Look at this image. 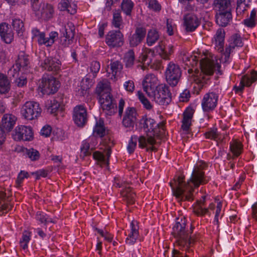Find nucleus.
<instances>
[{
  "label": "nucleus",
  "mask_w": 257,
  "mask_h": 257,
  "mask_svg": "<svg viewBox=\"0 0 257 257\" xmlns=\"http://www.w3.org/2000/svg\"><path fill=\"white\" fill-rule=\"evenodd\" d=\"M73 120L78 126H83L87 122V111L83 105H77L73 110Z\"/></svg>",
  "instance_id": "obj_19"
},
{
  "label": "nucleus",
  "mask_w": 257,
  "mask_h": 257,
  "mask_svg": "<svg viewBox=\"0 0 257 257\" xmlns=\"http://www.w3.org/2000/svg\"><path fill=\"white\" fill-rule=\"evenodd\" d=\"M138 140V137L137 136L134 135L131 137L127 147V151L130 154H132L134 152L137 147Z\"/></svg>",
  "instance_id": "obj_54"
},
{
  "label": "nucleus",
  "mask_w": 257,
  "mask_h": 257,
  "mask_svg": "<svg viewBox=\"0 0 257 257\" xmlns=\"http://www.w3.org/2000/svg\"><path fill=\"white\" fill-rule=\"evenodd\" d=\"M154 55L155 52L154 50L149 48H145L140 57V60L144 65H149L152 63Z\"/></svg>",
  "instance_id": "obj_37"
},
{
  "label": "nucleus",
  "mask_w": 257,
  "mask_h": 257,
  "mask_svg": "<svg viewBox=\"0 0 257 257\" xmlns=\"http://www.w3.org/2000/svg\"><path fill=\"white\" fill-rule=\"evenodd\" d=\"M10 88V82L5 75L0 73V93L7 92Z\"/></svg>",
  "instance_id": "obj_45"
},
{
  "label": "nucleus",
  "mask_w": 257,
  "mask_h": 257,
  "mask_svg": "<svg viewBox=\"0 0 257 257\" xmlns=\"http://www.w3.org/2000/svg\"><path fill=\"white\" fill-rule=\"evenodd\" d=\"M256 13L257 11L255 9H253L251 11L249 17L243 21L245 26L251 28L255 27L256 22Z\"/></svg>",
  "instance_id": "obj_44"
},
{
  "label": "nucleus",
  "mask_w": 257,
  "mask_h": 257,
  "mask_svg": "<svg viewBox=\"0 0 257 257\" xmlns=\"http://www.w3.org/2000/svg\"><path fill=\"white\" fill-rule=\"evenodd\" d=\"M80 151V156L83 157L89 156L91 154L90 145L88 141L85 140L82 142Z\"/></svg>",
  "instance_id": "obj_53"
},
{
  "label": "nucleus",
  "mask_w": 257,
  "mask_h": 257,
  "mask_svg": "<svg viewBox=\"0 0 257 257\" xmlns=\"http://www.w3.org/2000/svg\"><path fill=\"white\" fill-rule=\"evenodd\" d=\"M213 6L216 13L231 11V0H214Z\"/></svg>",
  "instance_id": "obj_34"
},
{
  "label": "nucleus",
  "mask_w": 257,
  "mask_h": 257,
  "mask_svg": "<svg viewBox=\"0 0 257 257\" xmlns=\"http://www.w3.org/2000/svg\"><path fill=\"white\" fill-rule=\"evenodd\" d=\"M39 104L35 101H27L21 110L22 115L26 119L33 120L39 117L41 113Z\"/></svg>",
  "instance_id": "obj_8"
},
{
  "label": "nucleus",
  "mask_w": 257,
  "mask_h": 257,
  "mask_svg": "<svg viewBox=\"0 0 257 257\" xmlns=\"http://www.w3.org/2000/svg\"><path fill=\"white\" fill-rule=\"evenodd\" d=\"M156 53L163 59L169 60L170 56L174 53V47L172 44L165 45L163 42L155 47Z\"/></svg>",
  "instance_id": "obj_25"
},
{
  "label": "nucleus",
  "mask_w": 257,
  "mask_h": 257,
  "mask_svg": "<svg viewBox=\"0 0 257 257\" xmlns=\"http://www.w3.org/2000/svg\"><path fill=\"white\" fill-rule=\"evenodd\" d=\"M109 66L111 73L114 76L118 75L123 68V65L118 60H111Z\"/></svg>",
  "instance_id": "obj_43"
},
{
  "label": "nucleus",
  "mask_w": 257,
  "mask_h": 257,
  "mask_svg": "<svg viewBox=\"0 0 257 257\" xmlns=\"http://www.w3.org/2000/svg\"><path fill=\"white\" fill-rule=\"evenodd\" d=\"M27 155L32 161L38 160L40 158V154L39 152L33 148L27 149L26 152Z\"/></svg>",
  "instance_id": "obj_56"
},
{
  "label": "nucleus",
  "mask_w": 257,
  "mask_h": 257,
  "mask_svg": "<svg viewBox=\"0 0 257 257\" xmlns=\"http://www.w3.org/2000/svg\"><path fill=\"white\" fill-rule=\"evenodd\" d=\"M123 87L126 91L132 93L135 88L134 82L132 80H129L124 82Z\"/></svg>",
  "instance_id": "obj_63"
},
{
  "label": "nucleus",
  "mask_w": 257,
  "mask_h": 257,
  "mask_svg": "<svg viewBox=\"0 0 257 257\" xmlns=\"http://www.w3.org/2000/svg\"><path fill=\"white\" fill-rule=\"evenodd\" d=\"M48 111L51 114H55L59 108L60 104L55 99L48 100L46 104Z\"/></svg>",
  "instance_id": "obj_46"
},
{
  "label": "nucleus",
  "mask_w": 257,
  "mask_h": 257,
  "mask_svg": "<svg viewBox=\"0 0 257 257\" xmlns=\"http://www.w3.org/2000/svg\"><path fill=\"white\" fill-rule=\"evenodd\" d=\"M111 90L110 83L106 79L99 82L96 87L95 91L99 96L103 93H110Z\"/></svg>",
  "instance_id": "obj_38"
},
{
  "label": "nucleus",
  "mask_w": 257,
  "mask_h": 257,
  "mask_svg": "<svg viewBox=\"0 0 257 257\" xmlns=\"http://www.w3.org/2000/svg\"><path fill=\"white\" fill-rule=\"evenodd\" d=\"M186 222L184 217L177 218L173 227V233L177 238L176 243L179 248L190 253L192 251L190 247L194 243V240L189 236V232L186 229Z\"/></svg>",
  "instance_id": "obj_3"
},
{
  "label": "nucleus",
  "mask_w": 257,
  "mask_h": 257,
  "mask_svg": "<svg viewBox=\"0 0 257 257\" xmlns=\"http://www.w3.org/2000/svg\"><path fill=\"white\" fill-rule=\"evenodd\" d=\"M124 61L126 67H132L135 61V53L133 50H129L125 53L124 57Z\"/></svg>",
  "instance_id": "obj_51"
},
{
  "label": "nucleus",
  "mask_w": 257,
  "mask_h": 257,
  "mask_svg": "<svg viewBox=\"0 0 257 257\" xmlns=\"http://www.w3.org/2000/svg\"><path fill=\"white\" fill-rule=\"evenodd\" d=\"M242 150V145L240 142L234 140L230 143V150L234 157H238L241 154Z\"/></svg>",
  "instance_id": "obj_41"
},
{
  "label": "nucleus",
  "mask_w": 257,
  "mask_h": 257,
  "mask_svg": "<svg viewBox=\"0 0 257 257\" xmlns=\"http://www.w3.org/2000/svg\"><path fill=\"white\" fill-rule=\"evenodd\" d=\"M182 71L180 66L173 62H169L165 72L168 83L171 86H176L180 79Z\"/></svg>",
  "instance_id": "obj_5"
},
{
  "label": "nucleus",
  "mask_w": 257,
  "mask_h": 257,
  "mask_svg": "<svg viewBox=\"0 0 257 257\" xmlns=\"http://www.w3.org/2000/svg\"><path fill=\"white\" fill-rule=\"evenodd\" d=\"M159 37V34L156 30L151 29L149 30L146 39L147 45L149 46L153 45L158 41Z\"/></svg>",
  "instance_id": "obj_40"
},
{
  "label": "nucleus",
  "mask_w": 257,
  "mask_h": 257,
  "mask_svg": "<svg viewBox=\"0 0 257 257\" xmlns=\"http://www.w3.org/2000/svg\"><path fill=\"white\" fill-rule=\"evenodd\" d=\"M105 133L106 131L104 125V121L102 119H99L96 121L93 129V134L94 135L101 138L104 136Z\"/></svg>",
  "instance_id": "obj_42"
},
{
  "label": "nucleus",
  "mask_w": 257,
  "mask_h": 257,
  "mask_svg": "<svg viewBox=\"0 0 257 257\" xmlns=\"http://www.w3.org/2000/svg\"><path fill=\"white\" fill-rule=\"evenodd\" d=\"M123 42V35L119 30L110 31L105 36V43L110 48L119 47Z\"/></svg>",
  "instance_id": "obj_15"
},
{
  "label": "nucleus",
  "mask_w": 257,
  "mask_h": 257,
  "mask_svg": "<svg viewBox=\"0 0 257 257\" xmlns=\"http://www.w3.org/2000/svg\"><path fill=\"white\" fill-rule=\"evenodd\" d=\"M89 79L84 78L80 82L79 85L75 88L76 92L78 95L83 96L89 88Z\"/></svg>",
  "instance_id": "obj_39"
},
{
  "label": "nucleus",
  "mask_w": 257,
  "mask_h": 257,
  "mask_svg": "<svg viewBox=\"0 0 257 257\" xmlns=\"http://www.w3.org/2000/svg\"><path fill=\"white\" fill-rule=\"evenodd\" d=\"M112 24L116 28H120L122 25V19L121 16V12L119 10H115L113 12Z\"/></svg>",
  "instance_id": "obj_49"
},
{
  "label": "nucleus",
  "mask_w": 257,
  "mask_h": 257,
  "mask_svg": "<svg viewBox=\"0 0 257 257\" xmlns=\"http://www.w3.org/2000/svg\"><path fill=\"white\" fill-rule=\"evenodd\" d=\"M183 61L187 63V65L193 66L199 61V66L201 71L196 74L194 77V81L196 83L200 84L203 86L210 78V76L213 74L214 71L220 66L215 63V58L210 53L201 55L200 58L197 56H184Z\"/></svg>",
  "instance_id": "obj_2"
},
{
  "label": "nucleus",
  "mask_w": 257,
  "mask_h": 257,
  "mask_svg": "<svg viewBox=\"0 0 257 257\" xmlns=\"http://www.w3.org/2000/svg\"><path fill=\"white\" fill-rule=\"evenodd\" d=\"M32 7L36 15L44 20L47 21L53 17L54 11L50 4H41L39 0H34L32 3Z\"/></svg>",
  "instance_id": "obj_7"
},
{
  "label": "nucleus",
  "mask_w": 257,
  "mask_h": 257,
  "mask_svg": "<svg viewBox=\"0 0 257 257\" xmlns=\"http://www.w3.org/2000/svg\"><path fill=\"white\" fill-rule=\"evenodd\" d=\"M36 219L41 223H47L48 222H54L53 221L48 217L45 213L42 211H38L36 214Z\"/></svg>",
  "instance_id": "obj_55"
},
{
  "label": "nucleus",
  "mask_w": 257,
  "mask_h": 257,
  "mask_svg": "<svg viewBox=\"0 0 257 257\" xmlns=\"http://www.w3.org/2000/svg\"><path fill=\"white\" fill-rule=\"evenodd\" d=\"M159 84L157 77L152 73L146 75L142 82L143 90L148 96L153 94Z\"/></svg>",
  "instance_id": "obj_17"
},
{
  "label": "nucleus",
  "mask_w": 257,
  "mask_h": 257,
  "mask_svg": "<svg viewBox=\"0 0 257 257\" xmlns=\"http://www.w3.org/2000/svg\"><path fill=\"white\" fill-rule=\"evenodd\" d=\"M219 97L217 91H209L204 94L201 101V105L204 111L209 112L216 107Z\"/></svg>",
  "instance_id": "obj_11"
},
{
  "label": "nucleus",
  "mask_w": 257,
  "mask_h": 257,
  "mask_svg": "<svg viewBox=\"0 0 257 257\" xmlns=\"http://www.w3.org/2000/svg\"><path fill=\"white\" fill-rule=\"evenodd\" d=\"M0 36L2 39L7 44L11 43L14 39V34L9 25L6 23L0 24Z\"/></svg>",
  "instance_id": "obj_31"
},
{
  "label": "nucleus",
  "mask_w": 257,
  "mask_h": 257,
  "mask_svg": "<svg viewBox=\"0 0 257 257\" xmlns=\"http://www.w3.org/2000/svg\"><path fill=\"white\" fill-rule=\"evenodd\" d=\"M99 103L103 110H110L116 107V103L110 93L99 95Z\"/></svg>",
  "instance_id": "obj_29"
},
{
  "label": "nucleus",
  "mask_w": 257,
  "mask_h": 257,
  "mask_svg": "<svg viewBox=\"0 0 257 257\" xmlns=\"http://www.w3.org/2000/svg\"><path fill=\"white\" fill-rule=\"evenodd\" d=\"M206 196H203L192 206L193 213L198 216H203L209 212L208 209H213L214 205L210 204L208 208L205 207Z\"/></svg>",
  "instance_id": "obj_22"
},
{
  "label": "nucleus",
  "mask_w": 257,
  "mask_h": 257,
  "mask_svg": "<svg viewBox=\"0 0 257 257\" xmlns=\"http://www.w3.org/2000/svg\"><path fill=\"white\" fill-rule=\"evenodd\" d=\"M243 46V42L240 35L234 34L232 35L229 40L228 44L226 45L224 52L221 57V61L224 63L227 62L230 57V55L238 47Z\"/></svg>",
  "instance_id": "obj_9"
},
{
  "label": "nucleus",
  "mask_w": 257,
  "mask_h": 257,
  "mask_svg": "<svg viewBox=\"0 0 257 257\" xmlns=\"http://www.w3.org/2000/svg\"><path fill=\"white\" fill-rule=\"evenodd\" d=\"M75 26L72 23H67L64 26L63 36L70 38H74L75 33Z\"/></svg>",
  "instance_id": "obj_47"
},
{
  "label": "nucleus",
  "mask_w": 257,
  "mask_h": 257,
  "mask_svg": "<svg viewBox=\"0 0 257 257\" xmlns=\"http://www.w3.org/2000/svg\"><path fill=\"white\" fill-rule=\"evenodd\" d=\"M13 139L17 141H30L33 138V133L31 127L19 125L16 127L13 134Z\"/></svg>",
  "instance_id": "obj_14"
},
{
  "label": "nucleus",
  "mask_w": 257,
  "mask_h": 257,
  "mask_svg": "<svg viewBox=\"0 0 257 257\" xmlns=\"http://www.w3.org/2000/svg\"><path fill=\"white\" fill-rule=\"evenodd\" d=\"M139 226L137 221L133 220L130 224V229L125 242L129 245H134L138 240L141 241L139 231Z\"/></svg>",
  "instance_id": "obj_18"
},
{
  "label": "nucleus",
  "mask_w": 257,
  "mask_h": 257,
  "mask_svg": "<svg viewBox=\"0 0 257 257\" xmlns=\"http://www.w3.org/2000/svg\"><path fill=\"white\" fill-rule=\"evenodd\" d=\"M111 153V150L108 149L106 152L107 158L104 155L99 152H95L93 154V158L98 161V164L101 166H107L108 165L109 158Z\"/></svg>",
  "instance_id": "obj_36"
},
{
  "label": "nucleus",
  "mask_w": 257,
  "mask_h": 257,
  "mask_svg": "<svg viewBox=\"0 0 257 257\" xmlns=\"http://www.w3.org/2000/svg\"><path fill=\"white\" fill-rule=\"evenodd\" d=\"M194 111L191 107L187 108L183 112L181 128L183 131H189L192 124V120Z\"/></svg>",
  "instance_id": "obj_30"
},
{
  "label": "nucleus",
  "mask_w": 257,
  "mask_h": 257,
  "mask_svg": "<svg viewBox=\"0 0 257 257\" xmlns=\"http://www.w3.org/2000/svg\"><path fill=\"white\" fill-rule=\"evenodd\" d=\"M138 96L140 101L143 103L144 107L147 109H151L152 106L150 102L145 97L143 93L141 91H138Z\"/></svg>",
  "instance_id": "obj_57"
},
{
  "label": "nucleus",
  "mask_w": 257,
  "mask_h": 257,
  "mask_svg": "<svg viewBox=\"0 0 257 257\" xmlns=\"http://www.w3.org/2000/svg\"><path fill=\"white\" fill-rule=\"evenodd\" d=\"M204 135L207 139L214 140H217L218 139H219L217 130L215 128L211 129L209 131L206 132Z\"/></svg>",
  "instance_id": "obj_60"
},
{
  "label": "nucleus",
  "mask_w": 257,
  "mask_h": 257,
  "mask_svg": "<svg viewBox=\"0 0 257 257\" xmlns=\"http://www.w3.org/2000/svg\"><path fill=\"white\" fill-rule=\"evenodd\" d=\"M225 31L223 29H218L212 39V43L215 46V48L220 53H223V47L224 44Z\"/></svg>",
  "instance_id": "obj_28"
},
{
  "label": "nucleus",
  "mask_w": 257,
  "mask_h": 257,
  "mask_svg": "<svg viewBox=\"0 0 257 257\" xmlns=\"http://www.w3.org/2000/svg\"><path fill=\"white\" fill-rule=\"evenodd\" d=\"M206 167L205 163L199 162L194 167L191 176L187 182L184 181L183 175L177 177L170 182L173 194L178 201H192L194 189L209 181V178L205 176L203 171Z\"/></svg>",
  "instance_id": "obj_1"
},
{
  "label": "nucleus",
  "mask_w": 257,
  "mask_h": 257,
  "mask_svg": "<svg viewBox=\"0 0 257 257\" xmlns=\"http://www.w3.org/2000/svg\"><path fill=\"white\" fill-rule=\"evenodd\" d=\"M12 25L18 34L21 36L25 30L23 21L19 19H15L13 20Z\"/></svg>",
  "instance_id": "obj_50"
},
{
  "label": "nucleus",
  "mask_w": 257,
  "mask_h": 257,
  "mask_svg": "<svg viewBox=\"0 0 257 257\" xmlns=\"http://www.w3.org/2000/svg\"><path fill=\"white\" fill-rule=\"evenodd\" d=\"M33 37L37 38V41L40 45H44L47 47L52 46L55 42V39L58 36L56 32H51L49 37H46L45 34L41 32L38 29L34 28L32 30Z\"/></svg>",
  "instance_id": "obj_12"
},
{
  "label": "nucleus",
  "mask_w": 257,
  "mask_h": 257,
  "mask_svg": "<svg viewBox=\"0 0 257 257\" xmlns=\"http://www.w3.org/2000/svg\"><path fill=\"white\" fill-rule=\"evenodd\" d=\"M146 3L149 9L154 11L159 12L161 9V6L157 0H147Z\"/></svg>",
  "instance_id": "obj_58"
},
{
  "label": "nucleus",
  "mask_w": 257,
  "mask_h": 257,
  "mask_svg": "<svg viewBox=\"0 0 257 257\" xmlns=\"http://www.w3.org/2000/svg\"><path fill=\"white\" fill-rule=\"evenodd\" d=\"M257 79V72L252 70L251 73H247L241 77L239 86H234L235 92H242L244 86L249 87Z\"/></svg>",
  "instance_id": "obj_21"
},
{
  "label": "nucleus",
  "mask_w": 257,
  "mask_h": 257,
  "mask_svg": "<svg viewBox=\"0 0 257 257\" xmlns=\"http://www.w3.org/2000/svg\"><path fill=\"white\" fill-rule=\"evenodd\" d=\"M137 119V112L134 107H127L125 111L122 124L125 127H133Z\"/></svg>",
  "instance_id": "obj_27"
},
{
  "label": "nucleus",
  "mask_w": 257,
  "mask_h": 257,
  "mask_svg": "<svg viewBox=\"0 0 257 257\" xmlns=\"http://www.w3.org/2000/svg\"><path fill=\"white\" fill-rule=\"evenodd\" d=\"M155 137L152 134H147L146 136H141L138 137L139 147L145 149L147 151H155L156 148L154 145L156 143Z\"/></svg>",
  "instance_id": "obj_20"
},
{
  "label": "nucleus",
  "mask_w": 257,
  "mask_h": 257,
  "mask_svg": "<svg viewBox=\"0 0 257 257\" xmlns=\"http://www.w3.org/2000/svg\"><path fill=\"white\" fill-rule=\"evenodd\" d=\"M59 8L61 11H67L69 13L73 15L76 13L77 5L75 0H62L59 4Z\"/></svg>",
  "instance_id": "obj_33"
},
{
  "label": "nucleus",
  "mask_w": 257,
  "mask_h": 257,
  "mask_svg": "<svg viewBox=\"0 0 257 257\" xmlns=\"http://www.w3.org/2000/svg\"><path fill=\"white\" fill-rule=\"evenodd\" d=\"M247 5L245 4V0H237V13H241L245 11Z\"/></svg>",
  "instance_id": "obj_64"
},
{
  "label": "nucleus",
  "mask_w": 257,
  "mask_h": 257,
  "mask_svg": "<svg viewBox=\"0 0 257 257\" xmlns=\"http://www.w3.org/2000/svg\"><path fill=\"white\" fill-rule=\"evenodd\" d=\"M100 68V64L99 62L93 61L91 62L90 66L91 72L93 73V77L96 76V74L98 72Z\"/></svg>",
  "instance_id": "obj_61"
},
{
  "label": "nucleus",
  "mask_w": 257,
  "mask_h": 257,
  "mask_svg": "<svg viewBox=\"0 0 257 257\" xmlns=\"http://www.w3.org/2000/svg\"><path fill=\"white\" fill-rule=\"evenodd\" d=\"M31 237V232L28 231L23 232L22 238L20 240V246L25 250L28 248V244L29 242Z\"/></svg>",
  "instance_id": "obj_48"
},
{
  "label": "nucleus",
  "mask_w": 257,
  "mask_h": 257,
  "mask_svg": "<svg viewBox=\"0 0 257 257\" xmlns=\"http://www.w3.org/2000/svg\"><path fill=\"white\" fill-rule=\"evenodd\" d=\"M97 232L100 234L102 237L104 238V239L108 242H111L113 239V236L108 233L107 231H103L101 229H96Z\"/></svg>",
  "instance_id": "obj_62"
},
{
  "label": "nucleus",
  "mask_w": 257,
  "mask_h": 257,
  "mask_svg": "<svg viewBox=\"0 0 257 257\" xmlns=\"http://www.w3.org/2000/svg\"><path fill=\"white\" fill-rule=\"evenodd\" d=\"M29 177L28 172L25 171H21L18 174L16 183L17 186H20L22 184L25 178H28Z\"/></svg>",
  "instance_id": "obj_59"
},
{
  "label": "nucleus",
  "mask_w": 257,
  "mask_h": 257,
  "mask_svg": "<svg viewBox=\"0 0 257 257\" xmlns=\"http://www.w3.org/2000/svg\"><path fill=\"white\" fill-rule=\"evenodd\" d=\"M40 65L44 70L57 73L61 70V62L56 57H48L40 61Z\"/></svg>",
  "instance_id": "obj_16"
},
{
  "label": "nucleus",
  "mask_w": 257,
  "mask_h": 257,
  "mask_svg": "<svg viewBox=\"0 0 257 257\" xmlns=\"http://www.w3.org/2000/svg\"><path fill=\"white\" fill-rule=\"evenodd\" d=\"M148 96L160 105H168L172 99L169 87L164 83L158 85L153 94H149Z\"/></svg>",
  "instance_id": "obj_4"
},
{
  "label": "nucleus",
  "mask_w": 257,
  "mask_h": 257,
  "mask_svg": "<svg viewBox=\"0 0 257 257\" xmlns=\"http://www.w3.org/2000/svg\"><path fill=\"white\" fill-rule=\"evenodd\" d=\"M16 121L17 117L12 114H5L3 116L0 125V150L5 141V132H10L13 128Z\"/></svg>",
  "instance_id": "obj_10"
},
{
  "label": "nucleus",
  "mask_w": 257,
  "mask_h": 257,
  "mask_svg": "<svg viewBox=\"0 0 257 257\" xmlns=\"http://www.w3.org/2000/svg\"><path fill=\"white\" fill-rule=\"evenodd\" d=\"M134 7V3L131 0H123L121 3V9L126 15H130Z\"/></svg>",
  "instance_id": "obj_52"
},
{
  "label": "nucleus",
  "mask_w": 257,
  "mask_h": 257,
  "mask_svg": "<svg viewBox=\"0 0 257 257\" xmlns=\"http://www.w3.org/2000/svg\"><path fill=\"white\" fill-rule=\"evenodd\" d=\"M141 123L145 132L150 133L154 136H158L164 126L163 123H157L154 119L150 117L143 118Z\"/></svg>",
  "instance_id": "obj_13"
},
{
  "label": "nucleus",
  "mask_w": 257,
  "mask_h": 257,
  "mask_svg": "<svg viewBox=\"0 0 257 257\" xmlns=\"http://www.w3.org/2000/svg\"><path fill=\"white\" fill-rule=\"evenodd\" d=\"M115 184L116 187L124 188L121 192V194L126 203L129 204H134L135 202L136 195L135 193L133 191L132 188L130 187H127L125 182L120 183L116 181Z\"/></svg>",
  "instance_id": "obj_26"
},
{
  "label": "nucleus",
  "mask_w": 257,
  "mask_h": 257,
  "mask_svg": "<svg viewBox=\"0 0 257 257\" xmlns=\"http://www.w3.org/2000/svg\"><path fill=\"white\" fill-rule=\"evenodd\" d=\"M146 29L142 27L136 28L135 33L129 37V43L131 47H136L145 39Z\"/></svg>",
  "instance_id": "obj_24"
},
{
  "label": "nucleus",
  "mask_w": 257,
  "mask_h": 257,
  "mask_svg": "<svg viewBox=\"0 0 257 257\" xmlns=\"http://www.w3.org/2000/svg\"><path fill=\"white\" fill-rule=\"evenodd\" d=\"M16 66L19 69V71L25 72L28 70L29 68L28 56L25 55L24 53L19 54L16 62Z\"/></svg>",
  "instance_id": "obj_35"
},
{
  "label": "nucleus",
  "mask_w": 257,
  "mask_h": 257,
  "mask_svg": "<svg viewBox=\"0 0 257 257\" xmlns=\"http://www.w3.org/2000/svg\"><path fill=\"white\" fill-rule=\"evenodd\" d=\"M59 87V81L54 77L48 75L43 76L39 85L42 93L47 95L56 93Z\"/></svg>",
  "instance_id": "obj_6"
},
{
  "label": "nucleus",
  "mask_w": 257,
  "mask_h": 257,
  "mask_svg": "<svg viewBox=\"0 0 257 257\" xmlns=\"http://www.w3.org/2000/svg\"><path fill=\"white\" fill-rule=\"evenodd\" d=\"M215 18L218 25L226 27L232 19L231 11L216 13Z\"/></svg>",
  "instance_id": "obj_32"
},
{
  "label": "nucleus",
  "mask_w": 257,
  "mask_h": 257,
  "mask_svg": "<svg viewBox=\"0 0 257 257\" xmlns=\"http://www.w3.org/2000/svg\"><path fill=\"white\" fill-rule=\"evenodd\" d=\"M184 26L187 32H193L199 26L200 21L197 17L192 14L186 15L184 18Z\"/></svg>",
  "instance_id": "obj_23"
}]
</instances>
